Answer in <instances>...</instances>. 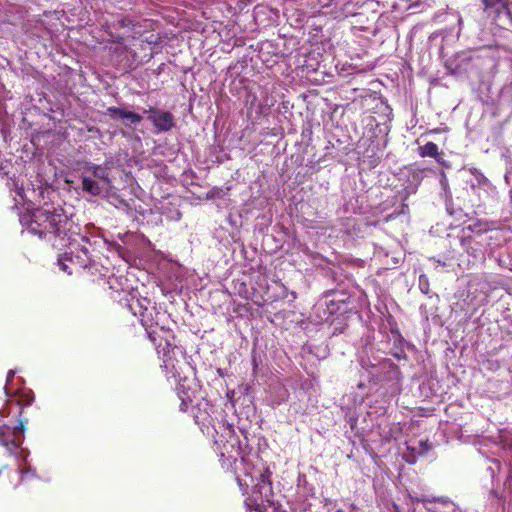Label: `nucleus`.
<instances>
[{
    "mask_svg": "<svg viewBox=\"0 0 512 512\" xmlns=\"http://www.w3.org/2000/svg\"><path fill=\"white\" fill-rule=\"evenodd\" d=\"M34 400V395L32 391L23 392L21 395V399L18 401L21 405H31Z\"/></svg>",
    "mask_w": 512,
    "mask_h": 512,
    "instance_id": "nucleus-16",
    "label": "nucleus"
},
{
    "mask_svg": "<svg viewBox=\"0 0 512 512\" xmlns=\"http://www.w3.org/2000/svg\"><path fill=\"white\" fill-rule=\"evenodd\" d=\"M428 449V444L422 440L418 441L417 445L406 443V450L402 452V457L408 464H414L417 457L423 455Z\"/></svg>",
    "mask_w": 512,
    "mask_h": 512,
    "instance_id": "nucleus-10",
    "label": "nucleus"
},
{
    "mask_svg": "<svg viewBox=\"0 0 512 512\" xmlns=\"http://www.w3.org/2000/svg\"><path fill=\"white\" fill-rule=\"evenodd\" d=\"M433 261L435 262V260H434V259H433ZM436 263H437L438 265H443V266H444V265H446L444 262H443V263H441V262H440V260H437V261H436Z\"/></svg>",
    "mask_w": 512,
    "mask_h": 512,
    "instance_id": "nucleus-24",
    "label": "nucleus"
},
{
    "mask_svg": "<svg viewBox=\"0 0 512 512\" xmlns=\"http://www.w3.org/2000/svg\"><path fill=\"white\" fill-rule=\"evenodd\" d=\"M14 375H15V371L14 370H10L8 372V374H7L6 384H5V387H4V390H5V393H6L7 397H12L15 394V392L12 391V389L10 387V383H11Z\"/></svg>",
    "mask_w": 512,
    "mask_h": 512,
    "instance_id": "nucleus-15",
    "label": "nucleus"
},
{
    "mask_svg": "<svg viewBox=\"0 0 512 512\" xmlns=\"http://www.w3.org/2000/svg\"><path fill=\"white\" fill-rule=\"evenodd\" d=\"M434 501H439V502H442V503H447L448 502V499H433Z\"/></svg>",
    "mask_w": 512,
    "mask_h": 512,
    "instance_id": "nucleus-23",
    "label": "nucleus"
},
{
    "mask_svg": "<svg viewBox=\"0 0 512 512\" xmlns=\"http://www.w3.org/2000/svg\"><path fill=\"white\" fill-rule=\"evenodd\" d=\"M148 114L147 119L153 124L157 133L170 131L175 126L174 115L169 111H164L154 107L145 110Z\"/></svg>",
    "mask_w": 512,
    "mask_h": 512,
    "instance_id": "nucleus-7",
    "label": "nucleus"
},
{
    "mask_svg": "<svg viewBox=\"0 0 512 512\" xmlns=\"http://www.w3.org/2000/svg\"><path fill=\"white\" fill-rule=\"evenodd\" d=\"M165 357L166 358L163 360V368L165 369L167 376L176 378L179 374L171 357H168L167 355H165Z\"/></svg>",
    "mask_w": 512,
    "mask_h": 512,
    "instance_id": "nucleus-13",
    "label": "nucleus"
},
{
    "mask_svg": "<svg viewBox=\"0 0 512 512\" xmlns=\"http://www.w3.org/2000/svg\"><path fill=\"white\" fill-rule=\"evenodd\" d=\"M7 186L15 192V205L25 207V212L19 215V220L28 233L48 240L54 238L60 241L59 245L71 250L79 245V240L86 241L85 236L80 235L79 227L61 207L45 204L43 207L34 208L36 191L25 190L23 184L19 183V179L9 178Z\"/></svg>",
    "mask_w": 512,
    "mask_h": 512,
    "instance_id": "nucleus-1",
    "label": "nucleus"
},
{
    "mask_svg": "<svg viewBox=\"0 0 512 512\" xmlns=\"http://www.w3.org/2000/svg\"><path fill=\"white\" fill-rule=\"evenodd\" d=\"M27 420L20 421L18 425L11 427L8 425L0 426V444L6 448L7 452L10 455H13L16 463L18 464V469L21 474V479L23 480L29 470L25 471L20 464V459L23 462H26V458L29 454L28 451L21 449L18 451L22 439L24 437L25 432V423Z\"/></svg>",
    "mask_w": 512,
    "mask_h": 512,
    "instance_id": "nucleus-4",
    "label": "nucleus"
},
{
    "mask_svg": "<svg viewBox=\"0 0 512 512\" xmlns=\"http://www.w3.org/2000/svg\"><path fill=\"white\" fill-rule=\"evenodd\" d=\"M424 280H426L425 276L421 275L419 278V286L424 293H427V285L424 283Z\"/></svg>",
    "mask_w": 512,
    "mask_h": 512,
    "instance_id": "nucleus-20",
    "label": "nucleus"
},
{
    "mask_svg": "<svg viewBox=\"0 0 512 512\" xmlns=\"http://www.w3.org/2000/svg\"><path fill=\"white\" fill-rule=\"evenodd\" d=\"M269 468L245 467L243 475H237L236 479L245 498L247 512H285L280 509L273 500V489Z\"/></svg>",
    "mask_w": 512,
    "mask_h": 512,
    "instance_id": "nucleus-2",
    "label": "nucleus"
},
{
    "mask_svg": "<svg viewBox=\"0 0 512 512\" xmlns=\"http://www.w3.org/2000/svg\"><path fill=\"white\" fill-rule=\"evenodd\" d=\"M132 313L140 319L142 326L145 328L149 339L152 342L156 341L154 334L156 331L153 327L158 325L159 313L156 312V307L152 302L147 299H136L129 304Z\"/></svg>",
    "mask_w": 512,
    "mask_h": 512,
    "instance_id": "nucleus-5",
    "label": "nucleus"
},
{
    "mask_svg": "<svg viewBox=\"0 0 512 512\" xmlns=\"http://www.w3.org/2000/svg\"><path fill=\"white\" fill-rule=\"evenodd\" d=\"M305 479H306L305 475H299L298 482L299 483L304 482Z\"/></svg>",
    "mask_w": 512,
    "mask_h": 512,
    "instance_id": "nucleus-22",
    "label": "nucleus"
},
{
    "mask_svg": "<svg viewBox=\"0 0 512 512\" xmlns=\"http://www.w3.org/2000/svg\"><path fill=\"white\" fill-rule=\"evenodd\" d=\"M110 169L105 166L89 163L81 175V187L83 192L91 196H104L112 188L109 177Z\"/></svg>",
    "mask_w": 512,
    "mask_h": 512,
    "instance_id": "nucleus-3",
    "label": "nucleus"
},
{
    "mask_svg": "<svg viewBox=\"0 0 512 512\" xmlns=\"http://www.w3.org/2000/svg\"><path fill=\"white\" fill-rule=\"evenodd\" d=\"M79 242H82V241H81V240H79ZM78 248H80V250H81L85 255H87V253H88V249L86 248V246H85V245H81V243H79V245H78V246H77V245H76V246H74V247L72 248V252H71V249L69 248V250H70V254H72V253L74 252V249H76V250H77ZM68 254H69V252H65V258H64V259H59V261H58V265H59L60 269H61L63 272H65V273H67V274L71 275V274L73 273V271H74V268H75L74 266H75V265H74V263H73L72 258H71V257H68Z\"/></svg>",
    "mask_w": 512,
    "mask_h": 512,
    "instance_id": "nucleus-11",
    "label": "nucleus"
},
{
    "mask_svg": "<svg viewBox=\"0 0 512 512\" xmlns=\"http://www.w3.org/2000/svg\"><path fill=\"white\" fill-rule=\"evenodd\" d=\"M469 173L470 175L474 176L475 178V182L473 180H471V186L472 187H475V185H481L482 183H484L486 181L484 175L482 173H480L477 169H464L463 170V173Z\"/></svg>",
    "mask_w": 512,
    "mask_h": 512,
    "instance_id": "nucleus-14",
    "label": "nucleus"
},
{
    "mask_svg": "<svg viewBox=\"0 0 512 512\" xmlns=\"http://www.w3.org/2000/svg\"><path fill=\"white\" fill-rule=\"evenodd\" d=\"M107 114L113 120H120L126 126L138 125L142 121V116L125 108L109 107Z\"/></svg>",
    "mask_w": 512,
    "mask_h": 512,
    "instance_id": "nucleus-8",
    "label": "nucleus"
},
{
    "mask_svg": "<svg viewBox=\"0 0 512 512\" xmlns=\"http://www.w3.org/2000/svg\"><path fill=\"white\" fill-rule=\"evenodd\" d=\"M468 229L471 231V232H475V233H478V232H482V231H487L489 228L487 225H484V227H481V225H478V224H474V225H470L468 227Z\"/></svg>",
    "mask_w": 512,
    "mask_h": 512,
    "instance_id": "nucleus-18",
    "label": "nucleus"
},
{
    "mask_svg": "<svg viewBox=\"0 0 512 512\" xmlns=\"http://www.w3.org/2000/svg\"><path fill=\"white\" fill-rule=\"evenodd\" d=\"M9 415V412L4 408L0 411V416L6 417Z\"/></svg>",
    "mask_w": 512,
    "mask_h": 512,
    "instance_id": "nucleus-21",
    "label": "nucleus"
},
{
    "mask_svg": "<svg viewBox=\"0 0 512 512\" xmlns=\"http://www.w3.org/2000/svg\"><path fill=\"white\" fill-rule=\"evenodd\" d=\"M224 432L228 439L219 449L220 461L222 467L226 469L232 468L233 464L236 463L237 456L239 455V443L237 437L234 435V431L231 426H223Z\"/></svg>",
    "mask_w": 512,
    "mask_h": 512,
    "instance_id": "nucleus-6",
    "label": "nucleus"
},
{
    "mask_svg": "<svg viewBox=\"0 0 512 512\" xmlns=\"http://www.w3.org/2000/svg\"><path fill=\"white\" fill-rule=\"evenodd\" d=\"M10 164L9 163H2L1 166H0V175L1 176H7L9 175V168Z\"/></svg>",
    "mask_w": 512,
    "mask_h": 512,
    "instance_id": "nucleus-19",
    "label": "nucleus"
},
{
    "mask_svg": "<svg viewBox=\"0 0 512 512\" xmlns=\"http://www.w3.org/2000/svg\"><path fill=\"white\" fill-rule=\"evenodd\" d=\"M179 398L181 400L180 410L186 411L188 409L189 404L192 402V400L185 392H183V394H179Z\"/></svg>",
    "mask_w": 512,
    "mask_h": 512,
    "instance_id": "nucleus-17",
    "label": "nucleus"
},
{
    "mask_svg": "<svg viewBox=\"0 0 512 512\" xmlns=\"http://www.w3.org/2000/svg\"><path fill=\"white\" fill-rule=\"evenodd\" d=\"M419 155L421 157H432L439 163L444 165L442 153L438 152V146L433 142H428L418 148Z\"/></svg>",
    "mask_w": 512,
    "mask_h": 512,
    "instance_id": "nucleus-12",
    "label": "nucleus"
},
{
    "mask_svg": "<svg viewBox=\"0 0 512 512\" xmlns=\"http://www.w3.org/2000/svg\"><path fill=\"white\" fill-rule=\"evenodd\" d=\"M461 246L473 258H484L485 249L482 241L477 240L471 236H463L461 238Z\"/></svg>",
    "mask_w": 512,
    "mask_h": 512,
    "instance_id": "nucleus-9",
    "label": "nucleus"
}]
</instances>
